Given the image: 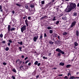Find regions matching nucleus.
<instances>
[{"mask_svg": "<svg viewBox=\"0 0 79 79\" xmlns=\"http://www.w3.org/2000/svg\"><path fill=\"white\" fill-rule=\"evenodd\" d=\"M69 5V6L68 5L67 8L64 10L67 13H69L71 10H74L76 7V4L75 3L70 2Z\"/></svg>", "mask_w": 79, "mask_h": 79, "instance_id": "f257e3e1", "label": "nucleus"}, {"mask_svg": "<svg viewBox=\"0 0 79 79\" xmlns=\"http://www.w3.org/2000/svg\"><path fill=\"white\" fill-rule=\"evenodd\" d=\"M21 31L23 33V32H24V31H25L26 30V25H23L22 27L20 28Z\"/></svg>", "mask_w": 79, "mask_h": 79, "instance_id": "f03ea898", "label": "nucleus"}, {"mask_svg": "<svg viewBox=\"0 0 79 79\" xmlns=\"http://www.w3.org/2000/svg\"><path fill=\"white\" fill-rule=\"evenodd\" d=\"M56 52H59V53H61L62 54V55H64V52L63 51H62L61 49H60L59 48H57L56 49Z\"/></svg>", "mask_w": 79, "mask_h": 79, "instance_id": "7ed1b4c3", "label": "nucleus"}, {"mask_svg": "<svg viewBox=\"0 0 79 79\" xmlns=\"http://www.w3.org/2000/svg\"><path fill=\"white\" fill-rule=\"evenodd\" d=\"M76 23V21H74L72 23L70 26V27L69 28V29H70V28H71V27L72 28V27H74V26H75Z\"/></svg>", "mask_w": 79, "mask_h": 79, "instance_id": "20e7f679", "label": "nucleus"}, {"mask_svg": "<svg viewBox=\"0 0 79 79\" xmlns=\"http://www.w3.org/2000/svg\"><path fill=\"white\" fill-rule=\"evenodd\" d=\"M38 37L39 36H38V35H37V36H35L34 37L33 39V40L34 42H36V41H37V40L38 39Z\"/></svg>", "mask_w": 79, "mask_h": 79, "instance_id": "39448f33", "label": "nucleus"}, {"mask_svg": "<svg viewBox=\"0 0 79 79\" xmlns=\"http://www.w3.org/2000/svg\"><path fill=\"white\" fill-rule=\"evenodd\" d=\"M62 19L63 20H66L67 19V17L65 15H64L62 17Z\"/></svg>", "mask_w": 79, "mask_h": 79, "instance_id": "423d86ee", "label": "nucleus"}, {"mask_svg": "<svg viewBox=\"0 0 79 79\" xmlns=\"http://www.w3.org/2000/svg\"><path fill=\"white\" fill-rule=\"evenodd\" d=\"M8 32H9L10 31H11V26L10 25H9L8 27Z\"/></svg>", "mask_w": 79, "mask_h": 79, "instance_id": "0eeeda50", "label": "nucleus"}, {"mask_svg": "<svg viewBox=\"0 0 79 79\" xmlns=\"http://www.w3.org/2000/svg\"><path fill=\"white\" fill-rule=\"evenodd\" d=\"M25 22L27 26H29V25H28V23H27V22H28V21H27V19H26V20H25Z\"/></svg>", "mask_w": 79, "mask_h": 79, "instance_id": "6e6552de", "label": "nucleus"}, {"mask_svg": "<svg viewBox=\"0 0 79 79\" xmlns=\"http://www.w3.org/2000/svg\"><path fill=\"white\" fill-rule=\"evenodd\" d=\"M74 44L75 46L76 47H77V45H78V43H77V41L75 42L74 43Z\"/></svg>", "mask_w": 79, "mask_h": 79, "instance_id": "1a4fd4ad", "label": "nucleus"}, {"mask_svg": "<svg viewBox=\"0 0 79 79\" xmlns=\"http://www.w3.org/2000/svg\"><path fill=\"white\" fill-rule=\"evenodd\" d=\"M73 16H75V17H76V16H77V14L76 12H74L73 14Z\"/></svg>", "mask_w": 79, "mask_h": 79, "instance_id": "9d476101", "label": "nucleus"}, {"mask_svg": "<svg viewBox=\"0 0 79 79\" xmlns=\"http://www.w3.org/2000/svg\"><path fill=\"white\" fill-rule=\"evenodd\" d=\"M67 34V33L66 31H64L62 33L63 35H66Z\"/></svg>", "mask_w": 79, "mask_h": 79, "instance_id": "9b49d317", "label": "nucleus"}, {"mask_svg": "<svg viewBox=\"0 0 79 79\" xmlns=\"http://www.w3.org/2000/svg\"><path fill=\"white\" fill-rule=\"evenodd\" d=\"M76 34L77 36H79V31L78 30H77L76 32Z\"/></svg>", "mask_w": 79, "mask_h": 79, "instance_id": "f8f14e48", "label": "nucleus"}, {"mask_svg": "<svg viewBox=\"0 0 79 79\" xmlns=\"http://www.w3.org/2000/svg\"><path fill=\"white\" fill-rule=\"evenodd\" d=\"M76 79V77H74V76H72L71 75L69 79Z\"/></svg>", "mask_w": 79, "mask_h": 79, "instance_id": "ddd939ff", "label": "nucleus"}, {"mask_svg": "<svg viewBox=\"0 0 79 79\" xmlns=\"http://www.w3.org/2000/svg\"><path fill=\"white\" fill-rule=\"evenodd\" d=\"M42 38H43V35H42L41 34L40 35V38L39 39L42 40Z\"/></svg>", "mask_w": 79, "mask_h": 79, "instance_id": "4468645a", "label": "nucleus"}, {"mask_svg": "<svg viewBox=\"0 0 79 79\" xmlns=\"http://www.w3.org/2000/svg\"><path fill=\"white\" fill-rule=\"evenodd\" d=\"M16 29V28L13 27L12 28H11L10 29V31H15V30Z\"/></svg>", "mask_w": 79, "mask_h": 79, "instance_id": "2eb2a0df", "label": "nucleus"}, {"mask_svg": "<svg viewBox=\"0 0 79 79\" xmlns=\"http://www.w3.org/2000/svg\"><path fill=\"white\" fill-rule=\"evenodd\" d=\"M60 66H63L64 65V63L60 62Z\"/></svg>", "mask_w": 79, "mask_h": 79, "instance_id": "dca6fc26", "label": "nucleus"}, {"mask_svg": "<svg viewBox=\"0 0 79 79\" xmlns=\"http://www.w3.org/2000/svg\"><path fill=\"white\" fill-rule=\"evenodd\" d=\"M70 66H71V64H68L66 66V67L67 68H69V67H70Z\"/></svg>", "mask_w": 79, "mask_h": 79, "instance_id": "f3484780", "label": "nucleus"}, {"mask_svg": "<svg viewBox=\"0 0 79 79\" xmlns=\"http://www.w3.org/2000/svg\"><path fill=\"white\" fill-rule=\"evenodd\" d=\"M30 5L31 8H34V5L33 4H31Z\"/></svg>", "mask_w": 79, "mask_h": 79, "instance_id": "a211bd4d", "label": "nucleus"}, {"mask_svg": "<svg viewBox=\"0 0 79 79\" xmlns=\"http://www.w3.org/2000/svg\"><path fill=\"white\" fill-rule=\"evenodd\" d=\"M12 71L13 72H14V73H16V70L15 69H12Z\"/></svg>", "mask_w": 79, "mask_h": 79, "instance_id": "6ab92c4d", "label": "nucleus"}, {"mask_svg": "<svg viewBox=\"0 0 79 79\" xmlns=\"http://www.w3.org/2000/svg\"><path fill=\"white\" fill-rule=\"evenodd\" d=\"M15 5H16L17 6H19V7L20 6H21V5L18 4V3H16Z\"/></svg>", "mask_w": 79, "mask_h": 79, "instance_id": "aec40b11", "label": "nucleus"}, {"mask_svg": "<svg viewBox=\"0 0 79 79\" xmlns=\"http://www.w3.org/2000/svg\"><path fill=\"white\" fill-rule=\"evenodd\" d=\"M49 44L50 45H53V42L52 41H50L49 42Z\"/></svg>", "mask_w": 79, "mask_h": 79, "instance_id": "412c9836", "label": "nucleus"}, {"mask_svg": "<svg viewBox=\"0 0 79 79\" xmlns=\"http://www.w3.org/2000/svg\"><path fill=\"white\" fill-rule=\"evenodd\" d=\"M41 4L42 5H44V4H45V1H41Z\"/></svg>", "mask_w": 79, "mask_h": 79, "instance_id": "4be33fe9", "label": "nucleus"}, {"mask_svg": "<svg viewBox=\"0 0 79 79\" xmlns=\"http://www.w3.org/2000/svg\"><path fill=\"white\" fill-rule=\"evenodd\" d=\"M5 50L6 51H8V50H9V48H8V47H7L6 48Z\"/></svg>", "mask_w": 79, "mask_h": 79, "instance_id": "5701e85b", "label": "nucleus"}, {"mask_svg": "<svg viewBox=\"0 0 79 79\" xmlns=\"http://www.w3.org/2000/svg\"><path fill=\"white\" fill-rule=\"evenodd\" d=\"M49 32L50 34H52L53 33V30H50L49 31Z\"/></svg>", "mask_w": 79, "mask_h": 79, "instance_id": "b1692460", "label": "nucleus"}, {"mask_svg": "<svg viewBox=\"0 0 79 79\" xmlns=\"http://www.w3.org/2000/svg\"><path fill=\"white\" fill-rule=\"evenodd\" d=\"M37 64H38V61H36L34 63V64L35 65H37Z\"/></svg>", "mask_w": 79, "mask_h": 79, "instance_id": "393cba45", "label": "nucleus"}, {"mask_svg": "<svg viewBox=\"0 0 79 79\" xmlns=\"http://www.w3.org/2000/svg\"><path fill=\"white\" fill-rule=\"evenodd\" d=\"M47 27L48 29V30L51 29H52V27Z\"/></svg>", "mask_w": 79, "mask_h": 79, "instance_id": "a878e982", "label": "nucleus"}, {"mask_svg": "<svg viewBox=\"0 0 79 79\" xmlns=\"http://www.w3.org/2000/svg\"><path fill=\"white\" fill-rule=\"evenodd\" d=\"M8 42L10 43H12V40H11V39H10L9 40Z\"/></svg>", "mask_w": 79, "mask_h": 79, "instance_id": "bb28decb", "label": "nucleus"}, {"mask_svg": "<svg viewBox=\"0 0 79 79\" xmlns=\"http://www.w3.org/2000/svg\"><path fill=\"white\" fill-rule=\"evenodd\" d=\"M57 55H58V56H61V53H60V52L59 53L57 54Z\"/></svg>", "mask_w": 79, "mask_h": 79, "instance_id": "cd10ccee", "label": "nucleus"}, {"mask_svg": "<svg viewBox=\"0 0 79 79\" xmlns=\"http://www.w3.org/2000/svg\"><path fill=\"white\" fill-rule=\"evenodd\" d=\"M55 18H56V17H54V18L52 19L53 21H56V19H55Z\"/></svg>", "mask_w": 79, "mask_h": 79, "instance_id": "c85d7f7f", "label": "nucleus"}, {"mask_svg": "<svg viewBox=\"0 0 79 79\" xmlns=\"http://www.w3.org/2000/svg\"><path fill=\"white\" fill-rule=\"evenodd\" d=\"M25 8L27 9H28V8H29V6H27V5H26L25 6Z\"/></svg>", "mask_w": 79, "mask_h": 79, "instance_id": "c756f323", "label": "nucleus"}, {"mask_svg": "<svg viewBox=\"0 0 79 79\" xmlns=\"http://www.w3.org/2000/svg\"><path fill=\"white\" fill-rule=\"evenodd\" d=\"M4 65H6V64H7V63H6V62H3L2 63Z\"/></svg>", "mask_w": 79, "mask_h": 79, "instance_id": "7c9ffc66", "label": "nucleus"}, {"mask_svg": "<svg viewBox=\"0 0 79 79\" xmlns=\"http://www.w3.org/2000/svg\"><path fill=\"white\" fill-rule=\"evenodd\" d=\"M64 79H68V77L67 76H65L64 77Z\"/></svg>", "mask_w": 79, "mask_h": 79, "instance_id": "2f4dec72", "label": "nucleus"}, {"mask_svg": "<svg viewBox=\"0 0 79 79\" xmlns=\"http://www.w3.org/2000/svg\"><path fill=\"white\" fill-rule=\"evenodd\" d=\"M31 18V16H28V19L29 20H30Z\"/></svg>", "mask_w": 79, "mask_h": 79, "instance_id": "473e14b6", "label": "nucleus"}, {"mask_svg": "<svg viewBox=\"0 0 79 79\" xmlns=\"http://www.w3.org/2000/svg\"><path fill=\"white\" fill-rule=\"evenodd\" d=\"M29 61V60H27L25 62V64H27Z\"/></svg>", "mask_w": 79, "mask_h": 79, "instance_id": "72a5a7b5", "label": "nucleus"}, {"mask_svg": "<svg viewBox=\"0 0 79 79\" xmlns=\"http://www.w3.org/2000/svg\"><path fill=\"white\" fill-rule=\"evenodd\" d=\"M43 59H47V57H45V56H44L43 57Z\"/></svg>", "mask_w": 79, "mask_h": 79, "instance_id": "f704fd0d", "label": "nucleus"}, {"mask_svg": "<svg viewBox=\"0 0 79 79\" xmlns=\"http://www.w3.org/2000/svg\"><path fill=\"white\" fill-rule=\"evenodd\" d=\"M12 77L13 79H15V76H12Z\"/></svg>", "mask_w": 79, "mask_h": 79, "instance_id": "c9c22d12", "label": "nucleus"}, {"mask_svg": "<svg viewBox=\"0 0 79 79\" xmlns=\"http://www.w3.org/2000/svg\"><path fill=\"white\" fill-rule=\"evenodd\" d=\"M60 23V22L59 21H57V22L56 23V24H58V23Z\"/></svg>", "mask_w": 79, "mask_h": 79, "instance_id": "e433bc0d", "label": "nucleus"}, {"mask_svg": "<svg viewBox=\"0 0 79 79\" xmlns=\"http://www.w3.org/2000/svg\"><path fill=\"white\" fill-rule=\"evenodd\" d=\"M0 37L1 38L3 37V35L2 34H1L0 35Z\"/></svg>", "mask_w": 79, "mask_h": 79, "instance_id": "4c0bfd02", "label": "nucleus"}, {"mask_svg": "<svg viewBox=\"0 0 79 79\" xmlns=\"http://www.w3.org/2000/svg\"><path fill=\"white\" fill-rule=\"evenodd\" d=\"M6 42V41H2V43H3V44H5Z\"/></svg>", "mask_w": 79, "mask_h": 79, "instance_id": "58836bf2", "label": "nucleus"}, {"mask_svg": "<svg viewBox=\"0 0 79 79\" xmlns=\"http://www.w3.org/2000/svg\"><path fill=\"white\" fill-rule=\"evenodd\" d=\"M69 75H70V76H71V73H68V76H69Z\"/></svg>", "mask_w": 79, "mask_h": 79, "instance_id": "ea45409f", "label": "nucleus"}, {"mask_svg": "<svg viewBox=\"0 0 79 79\" xmlns=\"http://www.w3.org/2000/svg\"><path fill=\"white\" fill-rule=\"evenodd\" d=\"M1 10H0V11L1 12H3V10L2 9H1Z\"/></svg>", "mask_w": 79, "mask_h": 79, "instance_id": "a19ab883", "label": "nucleus"}, {"mask_svg": "<svg viewBox=\"0 0 79 79\" xmlns=\"http://www.w3.org/2000/svg\"><path fill=\"white\" fill-rule=\"evenodd\" d=\"M20 44L21 45H23V42H21L20 43Z\"/></svg>", "mask_w": 79, "mask_h": 79, "instance_id": "79ce46f5", "label": "nucleus"}, {"mask_svg": "<svg viewBox=\"0 0 79 79\" xmlns=\"http://www.w3.org/2000/svg\"><path fill=\"white\" fill-rule=\"evenodd\" d=\"M2 9V6L1 5L0 6V10Z\"/></svg>", "mask_w": 79, "mask_h": 79, "instance_id": "37998d69", "label": "nucleus"}, {"mask_svg": "<svg viewBox=\"0 0 79 79\" xmlns=\"http://www.w3.org/2000/svg\"><path fill=\"white\" fill-rule=\"evenodd\" d=\"M11 44L10 43V42H9L8 43V45L9 46H10V44Z\"/></svg>", "mask_w": 79, "mask_h": 79, "instance_id": "c03bdc74", "label": "nucleus"}, {"mask_svg": "<svg viewBox=\"0 0 79 79\" xmlns=\"http://www.w3.org/2000/svg\"><path fill=\"white\" fill-rule=\"evenodd\" d=\"M47 34L46 33L44 34V37H47Z\"/></svg>", "mask_w": 79, "mask_h": 79, "instance_id": "a18cd8bd", "label": "nucleus"}, {"mask_svg": "<svg viewBox=\"0 0 79 79\" xmlns=\"http://www.w3.org/2000/svg\"><path fill=\"white\" fill-rule=\"evenodd\" d=\"M40 63H39L37 64V66H40Z\"/></svg>", "mask_w": 79, "mask_h": 79, "instance_id": "49530a36", "label": "nucleus"}, {"mask_svg": "<svg viewBox=\"0 0 79 79\" xmlns=\"http://www.w3.org/2000/svg\"><path fill=\"white\" fill-rule=\"evenodd\" d=\"M44 16L42 17H41V20H42V19H44Z\"/></svg>", "mask_w": 79, "mask_h": 79, "instance_id": "de8ad7c7", "label": "nucleus"}, {"mask_svg": "<svg viewBox=\"0 0 79 79\" xmlns=\"http://www.w3.org/2000/svg\"><path fill=\"white\" fill-rule=\"evenodd\" d=\"M23 66H24V65H23V66L21 65V66L19 67V69H21V68H23Z\"/></svg>", "mask_w": 79, "mask_h": 79, "instance_id": "09e8293b", "label": "nucleus"}, {"mask_svg": "<svg viewBox=\"0 0 79 79\" xmlns=\"http://www.w3.org/2000/svg\"><path fill=\"white\" fill-rule=\"evenodd\" d=\"M39 76H39V75H38L37 76H36V78H38V77H39Z\"/></svg>", "mask_w": 79, "mask_h": 79, "instance_id": "8fccbe9b", "label": "nucleus"}, {"mask_svg": "<svg viewBox=\"0 0 79 79\" xmlns=\"http://www.w3.org/2000/svg\"><path fill=\"white\" fill-rule=\"evenodd\" d=\"M19 61V59H18V60H17L16 61V63H17L18 62V61Z\"/></svg>", "mask_w": 79, "mask_h": 79, "instance_id": "3c124183", "label": "nucleus"}, {"mask_svg": "<svg viewBox=\"0 0 79 79\" xmlns=\"http://www.w3.org/2000/svg\"><path fill=\"white\" fill-rule=\"evenodd\" d=\"M22 58H24V56L23 55L22 56Z\"/></svg>", "mask_w": 79, "mask_h": 79, "instance_id": "603ef678", "label": "nucleus"}, {"mask_svg": "<svg viewBox=\"0 0 79 79\" xmlns=\"http://www.w3.org/2000/svg\"><path fill=\"white\" fill-rule=\"evenodd\" d=\"M28 58V57H26V58H25L24 59L25 60H27V59Z\"/></svg>", "mask_w": 79, "mask_h": 79, "instance_id": "864d4df0", "label": "nucleus"}, {"mask_svg": "<svg viewBox=\"0 0 79 79\" xmlns=\"http://www.w3.org/2000/svg\"><path fill=\"white\" fill-rule=\"evenodd\" d=\"M12 13H13V14H14V13H15V11L13 10L12 12Z\"/></svg>", "mask_w": 79, "mask_h": 79, "instance_id": "5fc2aeb1", "label": "nucleus"}, {"mask_svg": "<svg viewBox=\"0 0 79 79\" xmlns=\"http://www.w3.org/2000/svg\"><path fill=\"white\" fill-rule=\"evenodd\" d=\"M31 63H29L28 64V65H29V66H30V65H31Z\"/></svg>", "mask_w": 79, "mask_h": 79, "instance_id": "6e6d98bb", "label": "nucleus"}, {"mask_svg": "<svg viewBox=\"0 0 79 79\" xmlns=\"http://www.w3.org/2000/svg\"><path fill=\"white\" fill-rule=\"evenodd\" d=\"M63 76V74H60L59 75V76Z\"/></svg>", "mask_w": 79, "mask_h": 79, "instance_id": "4d7b16f0", "label": "nucleus"}, {"mask_svg": "<svg viewBox=\"0 0 79 79\" xmlns=\"http://www.w3.org/2000/svg\"><path fill=\"white\" fill-rule=\"evenodd\" d=\"M19 49H20V50H21V49H22V47H19Z\"/></svg>", "mask_w": 79, "mask_h": 79, "instance_id": "13d9d810", "label": "nucleus"}, {"mask_svg": "<svg viewBox=\"0 0 79 79\" xmlns=\"http://www.w3.org/2000/svg\"><path fill=\"white\" fill-rule=\"evenodd\" d=\"M28 11H31V9H30V8H28Z\"/></svg>", "mask_w": 79, "mask_h": 79, "instance_id": "bf43d9fd", "label": "nucleus"}, {"mask_svg": "<svg viewBox=\"0 0 79 79\" xmlns=\"http://www.w3.org/2000/svg\"><path fill=\"white\" fill-rule=\"evenodd\" d=\"M26 18V17H24L23 18V19H25Z\"/></svg>", "mask_w": 79, "mask_h": 79, "instance_id": "052dcab7", "label": "nucleus"}, {"mask_svg": "<svg viewBox=\"0 0 79 79\" xmlns=\"http://www.w3.org/2000/svg\"><path fill=\"white\" fill-rule=\"evenodd\" d=\"M60 36H58V39H59L60 40Z\"/></svg>", "mask_w": 79, "mask_h": 79, "instance_id": "680f3d73", "label": "nucleus"}, {"mask_svg": "<svg viewBox=\"0 0 79 79\" xmlns=\"http://www.w3.org/2000/svg\"><path fill=\"white\" fill-rule=\"evenodd\" d=\"M49 56H51V55H52V53H49Z\"/></svg>", "mask_w": 79, "mask_h": 79, "instance_id": "e2e57ef3", "label": "nucleus"}, {"mask_svg": "<svg viewBox=\"0 0 79 79\" xmlns=\"http://www.w3.org/2000/svg\"><path fill=\"white\" fill-rule=\"evenodd\" d=\"M43 17H44V18H46V17H47V16L46 15H45L44 16H43Z\"/></svg>", "mask_w": 79, "mask_h": 79, "instance_id": "0e129e2a", "label": "nucleus"}, {"mask_svg": "<svg viewBox=\"0 0 79 79\" xmlns=\"http://www.w3.org/2000/svg\"><path fill=\"white\" fill-rule=\"evenodd\" d=\"M52 2H55V0H52Z\"/></svg>", "mask_w": 79, "mask_h": 79, "instance_id": "69168bd1", "label": "nucleus"}, {"mask_svg": "<svg viewBox=\"0 0 79 79\" xmlns=\"http://www.w3.org/2000/svg\"><path fill=\"white\" fill-rule=\"evenodd\" d=\"M61 16H63V14H60Z\"/></svg>", "mask_w": 79, "mask_h": 79, "instance_id": "338daca9", "label": "nucleus"}, {"mask_svg": "<svg viewBox=\"0 0 79 79\" xmlns=\"http://www.w3.org/2000/svg\"><path fill=\"white\" fill-rule=\"evenodd\" d=\"M34 53H37V52L36 51H35L34 52Z\"/></svg>", "mask_w": 79, "mask_h": 79, "instance_id": "774afa93", "label": "nucleus"}]
</instances>
